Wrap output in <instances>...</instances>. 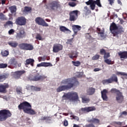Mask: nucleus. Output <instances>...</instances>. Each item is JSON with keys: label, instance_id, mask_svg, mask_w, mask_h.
<instances>
[{"label": "nucleus", "instance_id": "5", "mask_svg": "<svg viewBox=\"0 0 127 127\" xmlns=\"http://www.w3.org/2000/svg\"><path fill=\"white\" fill-rule=\"evenodd\" d=\"M87 5H90V7L92 10H94L96 7V4L99 7H102V4H101V0H89L88 1L85 2Z\"/></svg>", "mask_w": 127, "mask_h": 127}, {"label": "nucleus", "instance_id": "18", "mask_svg": "<svg viewBox=\"0 0 127 127\" xmlns=\"http://www.w3.org/2000/svg\"><path fill=\"white\" fill-rule=\"evenodd\" d=\"M25 73H26V71L24 70L15 71L14 73V78L15 79H19Z\"/></svg>", "mask_w": 127, "mask_h": 127}, {"label": "nucleus", "instance_id": "38", "mask_svg": "<svg viewBox=\"0 0 127 127\" xmlns=\"http://www.w3.org/2000/svg\"><path fill=\"white\" fill-rule=\"evenodd\" d=\"M69 14L73 15V16L76 17L77 16H78V10H76L72 11L70 12H69Z\"/></svg>", "mask_w": 127, "mask_h": 127}, {"label": "nucleus", "instance_id": "52", "mask_svg": "<svg viewBox=\"0 0 127 127\" xmlns=\"http://www.w3.org/2000/svg\"><path fill=\"white\" fill-rule=\"evenodd\" d=\"M125 72H122L120 71H117L116 72V75H118V76H119V75H121V76H125Z\"/></svg>", "mask_w": 127, "mask_h": 127}, {"label": "nucleus", "instance_id": "6", "mask_svg": "<svg viewBox=\"0 0 127 127\" xmlns=\"http://www.w3.org/2000/svg\"><path fill=\"white\" fill-rule=\"evenodd\" d=\"M66 98L71 101V102H76L78 101V99H79V97L78 96V94L76 92H69L63 96V97Z\"/></svg>", "mask_w": 127, "mask_h": 127}, {"label": "nucleus", "instance_id": "14", "mask_svg": "<svg viewBox=\"0 0 127 127\" xmlns=\"http://www.w3.org/2000/svg\"><path fill=\"white\" fill-rule=\"evenodd\" d=\"M116 32H113V36H115L116 37H119V34H122V33H124L125 32V30H124V27L121 25H118L117 27V29Z\"/></svg>", "mask_w": 127, "mask_h": 127}, {"label": "nucleus", "instance_id": "27", "mask_svg": "<svg viewBox=\"0 0 127 127\" xmlns=\"http://www.w3.org/2000/svg\"><path fill=\"white\" fill-rule=\"evenodd\" d=\"M8 78V75L6 73L0 74V82H3L5 79Z\"/></svg>", "mask_w": 127, "mask_h": 127}, {"label": "nucleus", "instance_id": "53", "mask_svg": "<svg viewBox=\"0 0 127 127\" xmlns=\"http://www.w3.org/2000/svg\"><path fill=\"white\" fill-rule=\"evenodd\" d=\"M14 33V30H13V29H10L8 31V34H9V35H11L13 34Z\"/></svg>", "mask_w": 127, "mask_h": 127}, {"label": "nucleus", "instance_id": "46", "mask_svg": "<svg viewBox=\"0 0 127 127\" xmlns=\"http://www.w3.org/2000/svg\"><path fill=\"white\" fill-rule=\"evenodd\" d=\"M6 67H7V64H0V69H4V68H6Z\"/></svg>", "mask_w": 127, "mask_h": 127}, {"label": "nucleus", "instance_id": "20", "mask_svg": "<svg viewBox=\"0 0 127 127\" xmlns=\"http://www.w3.org/2000/svg\"><path fill=\"white\" fill-rule=\"evenodd\" d=\"M118 29V26L117 24H116V23L113 22L111 24L110 26V30L112 34L114 35V32H116Z\"/></svg>", "mask_w": 127, "mask_h": 127}, {"label": "nucleus", "instance_id": "58", "mask_svg": "<svg viewBox=\"0 0 127 127\" xmlns=\"http://www.w3.org/2000/svg\"><path fill=\"white\" fill-rule=\"evenodd\" d=\"M98 71H101V68H95L94 69V72H98Z\"/></svg>", "mask_w": 127, "mask_h": 127}, {"label": "nucleus", "instance_id": "2", "mask_svg": "<svg viewBox=\"0 0 127 127\" xmlns=\"http://www.w3.org/2000/svg\"><path fill=\"white\" fill-rule=\"evenodd\" d=\"M31 105L30 103L27 102V101H24L20 103L18 106V108L19 110H23L24 113L25 114H28L29 115H36V112L33 109H31Z\"/></svg>", "mask_w": 127, "mask_h": 127}, {"label": "nucleus", "instance_id": "10", "mask_svg": "<svg viewBox=\"0 0 127 127\" xmlns=\"http://www.w3.org/2000/svg\"><path fill=\"white\" fill-rule=\"evenodd\" d=\"M18 47L22 50H33L34 48L32 44L25 43L19 44Z\"/></svg>", "mask_w": 127, "mask_h": 127}, {"label": "nucleus", "instance_id": "35", "mask_svg": "<svg viewBox=\"0 0 127 127\" xmlns=\"http://www.w3.org/2000/svg\"><path fill=\"white\" fill-rule=\"evenodd\" d=\"M11 26L12 27L13 26V23L11 21H8L4 24V27H6L7 26Z\"/></svg>", "mask_w": 127, "mask_h": 127}, {"label": "nucleus", "instance_id": "31", "mask_svg": "<svg viewBox=\"0 0 127 127\" xmlns=\"http://www.w3.org/2000/svg\"><path fill=\"white\" fill-rule=\"evenodd\" d=\"M89 123L91 124H99L100 123V120L98 119L92 118L89 120Z\"/></svg>", "mask_w": 127, "mask_h": 127}, {"label": "nucleus", "instance_id": "17", "mask_svg": "<svg viewBox=\"0 0 127 127\" xmlns=\"http://www.w3.org/2000/svg\"><path fill=\"white\" fill-rule=\"evenodd\" d=\"M26 36V33L24 31V29L20 30L19 33L16 34V39H22Z\"/></svg>", "mask_w": 127, "mask_h": 127}, {"label": "nucleus", "instance_id": "25", "mask_svg": "<svg viewBox=\"0 0 127 127\" xmlns=\"http://www.w3.org/2000/svg\"><path fill=\"white\" fill-rule=\"evenodd\" d=\"M31 65L32 67H33L34 66V60L33 59H28L26 60L25 65L26 67L27 66L26 65Z\"/></svg>", "mask_w": 127, "mask_h": 127}, {"label": "nucleus", "instance_id": "23", "mask_svg": "<svg viewBox=\"0 0 127 127\" xmlns=\"http://www.w3.org/2000/svg\"><path fill=\"white\" fill-rule=\"evenodd\" d=\"M118 56L121 59H127V51H121L118 53Z\"/></svg>", "mask_w": 127, "mask_h": 127}, {"label": "nucleus", "instance_id": "8", "mask_svg": "<svg viewBox=\"0 0 127 127\" xmlns=\"http://www.w3.org/2000/svg\"><path fill=\"white\" fill-rule=\"evenodd\" d=\"M27 79L29 81H40V80H43V79H44V76L40 75L38 73L36 74H30Z\"/></svg>", "mask_w": 127, "mask_h": 127}, {"label": "nucleus", "instance_id": "57", "mask_svg": "<svg viewBox=\"0 0 127 127\" xmlns=\"http://www.w3.org/2000/svg\"><path fill=\"white\" fill-rule=\"evenodd\" d=\"M121 115L123 116H127V111H123L121 113Z\"/></svg>", "mask_w": 127, "mask_h": 127}, {"label": "nucleus", "instance_id": "40", "mask_svg": "<svg viewBox=\"0 0 127 127\" xmlns=\"http://www.w3.org/2000/svg\"><path fill=\"white\" fill-rule=\"evenodd\" d=\"M1 54L3 57H6L7 56H8L9 53L7 51H3L1 52Z\"/></svg>", "mask_w": 127, "mask_h": 127}, {"label": "nucleus", "instance_id": "32", "mask_svg": "<svg viewBox=\"0 0 127 127\" xmlns=\"http://www.w3.org/2000/svg\"><path fill=\"white\" fill-rule=\"evenodd\" d=\"M8 45L11 46V47H13L14 48H15L18 45V43H17L16 42H9L8 43Z\"/></svg>", "mask_w": 127, "mask_h": 127}, {"label": "nucleus", "instance_id": "44", "mask_svg": "<svg viewBox=\"0 0 127 127\" xmlns=\"http://www.w3.org/2000/svg\"><path fill=\"white\" fill-rule=\"evenodd\" d=\"M69 20L70 21H75V20H76V17L69 14Z\"/></svg>", "mask_w": 127, "mask_h": 127}, {"label": "nucleus", "instance_id": "41", "mask_svg": "<svg viewBox=\"0 0 127 127\" xmlns=\"http://www.w3.org/2000/svg\"><path fill=\"white\" fill-rule=\"evenodd\" d=\"M0 20H7V18L4 16L2 13H0Z\"/></svg>", "mask_w": 127, "mask_h": 127}, {"label": "nucleus", "instance_id": "13", "mask_svg": "<svg viewBox=\"0 0 127 127\" xmlns=\"http://www.w3.org/2000/svg\"><path fill=\"white\" fill-rule=\"evenodd\" d=\"M15 23L17 25H25L26 24V18L23 16L18 17L16 19Z\"/></svg>", "mask_w": 127, "mask_h": 127}, {"label": "nucleus", "instance_id": "50", "mask_svg": "<svg viewBox=\"0 0 127 127\" xmlns=\"http://www.w3.org/2000/svg\"><path fill=\"white\" fill-rule=\"evenodd\" d=\"M106 50L104 49H100V54H101V55H104V54L106 53Z\"/></svg>", "mask_w": 127, "mask_h": 127}, {"label": "nucleus", "instance_id": "43", "mask_svg": "<svg viewBox=\"0 0 127 127\" xmlns=\"http://www.w3.org/2000/svg\"><path fill=\"white\" fill-rule=\"evenodd\" d=\"M42 121H51V117H42Z\"/></svg>", "mask_w": 127, "mask_h": 127}, {"label": "nucleus", "instance_id": "62", "mask_svg": "<svg viewBox=\"0 0 127 127\" xmlns=\"http://www.w3.org/2000/svg\"><path fill=\"white\" fill-rule=\"evenodd\" d=\"M72 41H73V38L67 40V42H72Z\"/></svg>", "mask_w": 127, "mask_h": 127}, {"label": "nucleus", "instance_id": "61", "mask_svg": "<svg viewBox=\"0 0 127 127\" xmlns=\"http://www.w3.org/2000/svg\"><path fill=\"white\" fill-rule=\"evenodd\" d=\"M97 33L98 32H102V31H101V29L99 28H97Z\"/></svg>", "mask_w": 127, "mask_h": 127}, {"label": "nucleus", "instance_id": "1", "mask_svg": "<svg viewBox=\"0 0 127 127\" xmlns=\"http://www.w3.org/2000/svg\"><path fill=\"white\" fill-rule=\"evenodd\" d=\"M62 85H62L59 86L57 89V92L58 93H60L63 91H66V90H70V89L73 88L74 86L76 85H79V82L76 80V78H68L63 80L61 81Z\"/></svg>", "mask_w": 127, "mask_h": 127}, {"label": "nucleus", "instance_id": "26", "mask_svg": "<svg viewBox=\"0 0 127 127\" xmlns=\"http://www.w3.org/2000/svg\"><path fill=\"white\" fill-rule=\"evenodd\" d=\"M78 52L72 51L68 54V56L71 59H74V58H77L78 57Z\"/></svg>", "mask_w": 127, "mask_h": 127}, {"label": "nucleus", "instance_id": "49", "mask_svg": "<svg viewBox=\"0 0 127 127\" xmlns=\"http://www.w3.org/2000/svg\"><path fill=\"white\" fill-rule=\"evenodd\" d=\"M36 39H37L38 40H42L41 35H40V34H37L36 36Z\"/></svg>", "mask_w": 127, "mask_h": 127}, {"label": "nucleus", "instance_id": "55", "mask_svg": "<svg viewBox=\"0 0 127 127\" xmlns=\"http://www.w3.org/2000/svg\"><path fill=\"white\" fill-rule=\"evenodd\" d=\"M64 127L68 126V121L67 120H64Z\"/></svg>", "mask_w": 127, "mask_h": 127}, {"label": "nucleus", "instance_id": "9", "mask_svg": "<svg viewBox=\"0 0 127 127\" xmlns=\"http://www.w3.org/2000/svg\"><path fill=\"white\" fill-rule=\"evenodd\" d=\"M93 111H96V107L94 106L87 107L80 109L78 110V113L79 115H83V114H87V113H90Z\"/></svg>", "mask_w": 127, "mask_h": 127}, {"label": "nucleus", "instance_id": "15", "mask_svg": "<svg viewBox=\"0 0 127 127\" xmlns=\"http://www.w3.org/2000/svg\"><path fill=\"white\" fill-rule=\"evenodd\" d=\"M63 49V46L60 44H55L53 47V52L54 53H58Z\"/></svg>", "mask_w": 127, "mask_h": 127}, {"label": "nucleus", "instance_id": "33", "mask_svg": "<svg viewBox=\"0 0 127 127\" xmlns=\"http://www.w3.org/2000/svg\"><path fill=\"white\" fill-rule=\"evenodd\" d=\"M60 31H62L63 32H65V31H69V32H71V31H70V30L66 28V27L65 26H61L60 27Z\"/></svg>", "mask_w": 127, "mask_h": 127}, {"label": "nucleus", "instance_id": "34", "mask_svg": "<svg viewBox=\"0 0 127 127\" xmlns=\"http://www.w3.org/2000/svg\"><path fill=\"white\" fill-rule=\"evenodd\" d=\"M90 102V98H87L86 97H82V102L83 104H87V103H89Z\"/></svg>", "mask_w": 127, "mask_h": 127}, {"label": "nucleus", "instance_id": "59", "mask_svg": "<svg viewBox=\"0 0 127 127\" xmlns=\"http://www.w3.org/2000/svg\"><path fill=\"white\" fill-rule=\"evenodd\" d=\"M72 118L74 119V120H79V118L77 116H72Z\"/></svg>", "mask_w": 127, "mask_h": 127}, {"label": "nucleus", "instance_id": "37", "mask_svg": "<svg viewBox=\"0 0 127 127\" xmlns=\"http://www.w3.org/2000/svg\"><path fill=\"white\" fill-rule=\"evenodd\" d=\"M30 88L33 91H36L37 92H39V91L41 90V88H40V87H37L33 86H30Z\"/></svg>", "mask_w": 127, "mask_h": 127}, {"label": "nucleus", "instance_id": "29", "mask_svg": "<svg viewBox=\"0 0 127 127\" xmlns=\"http://www.w3.org/2000/svg\"><path fill=\"white\" fill-rule=\"evenodd\" d=\"M95 89L93 87H90L87 89V94L88 95H93L94 93H95Z\"/></svg>", "mask_w": 127, "mask_h": 127}, {"label": "nucleus", "instance_id": "42", "mask_svg": "<svg viewBox=\"0 0 127 127\" xmlns=\"http://www.w3.org/2000/svg\"><path fill=\"white\" fill-rule=\"evenodd\" d=\"M111 57V55H110V53L106 52L104 54L103 58L104 60L108 59V58H110Z\"/></svg>", "mask_w": 127, "mask_h": 127}, {"label": "nucleus", "instance_id": "39", "mask_svg": "<svg viewBox=\"0 0 127 127\" xmlns=\"http://www.w3.org/2000/svg\"><path fill=\"white\" fill-rule=\"evenodd\" d=\"M72 63L74 65V66H75L76 67H79V66L81 65V62L78 61H77L76 62L72 61Z\"/></svg>", "mask_w": 127, "mask_h": 127}, {"label": "nucleus", "instance_id": "54", "mask_svg": "<svg viewBox=\"0 0 127 127\" xmlns=\"http://www.w3.org/2000/svg\"><path fill=\"white\" fill-rule=\"evenodd\" d=\"M110 5H113V4L115 2V0H108Z\"/></svg>", "mask_w": 127, "mask_h": 127}, {"label": "nucleus", "instance_id": "45", "mask_svg": "<svg viewBox=\"0 0 127 127\" xmlns=\"http://www.w3.org/2000/svg\"><path fill=\"white\" fill-rule=\"evenodd\" d=\"M68 5L69 6H71V7H74V6H76L77 5V3L75 2H69L68 3Z\"/></svg>", "mask_w": 127, "mask_h": 127}, {"label": "nucleus", "instance_id": "48", "mask_svg": "<svg viewBox=\"0 0 127 127\" xmlns=\"http://www.w3.org/2000/svg\"><path fill=\"white\" fill-rule=\"evenodd\" d=\"M100 58V55H95L94 56H93L92 58V60L95 61V60H98Z\"/></svg>", "mask_w": 127, "mask_h": 127}, {"label": "nucleus", "instance_id": "51", "mask_svg": "<svg viewBox=\"0 0 127 127\" xmlns=\"http://www.w3.org/2000/svg\"><path fill=\"white\" fill-rule=\"evenodd\" d=\"M42 61H45V60H49V59H47V56H44L43 57H40V58Z\"/></svg>", "mask_w": 127, "mask_h": 127}, {"label": "nucleus", "instance_id": "24", "mask_svg": "<svg viewBox=\"0 0 127 127\" xmlns=\"http://www.w3.org/2000/svg\"><path fill=\"white\" fill-rule=\"evenodd\" d=\"M8 64L9 65V67L10 66H13L14 67H15L17 64V62H16L15 58H12L9 61Z\"/></svg>", "mask_w": 127, "mask_h": 127}, {"label": "nucleus", "instance_id": "3", "mask_svg": "<svg viewBox=\"0 0 127 127\" xmlns=\"http://www.w3.org/2000/svg\"><path fill=\"white\" fill-rule=\"evenodd\" d=\"M111 93L112 94H116V101L119 104H122L124 102V95H123V93L121 92L119 90L116 88H112L110 90Z\"/></svg>", "mask_w": 127, "mask_h": 127}, {"label": "nucleus", "instance_id": "12", "mask_svg": "<svg viewBox=\"0 0 127 127\" xmlns=\"http://www.w3.org/2000/svg\"><path fill=\"white\" fill-rule=\"evenodd\" d=\"M35 21L37 24H38V25H41L42 26H45V27H47L49 26V25L43 18L38 17L36 18Z\"/></svg>", "mask_w": 127, "mask_h": 127}, {"label": "nucleus", "instance_id": "19", "mask_svg": "<svg viewBox=\"0 0 127 127\" xmlns=\"http://www.w3.org/2000/svg\"><path fill=\"white\" fill-rule=\"evenodd\" d=\"M9 88L8 83H4L0 84V93H6V89Z\"/></svg>", "mask_w": 127, "mask_h": 127}, {"label": "nucleus", "instance_id": "36", "mask_svg": "<svg viewBox=\"0 0 127 127\" xmlns=\"http://www.w3.org/2000/svg\"><path fill=\"white\" fill-rule=\"evenodd\" d=\"M104 62L108 65H113V64H114V62L112 61L111 60L109 59H106L105 60H104Z\"/></svg>", "mask_w": 127, "mask_h": 127}, {"label": "nucleus", "instance_id": "64", "mask_svg": "<svg viewBox=\"0 0 127 127\" xmlns=\"http://www.w3.org/2000/svg\"><path fill=\"white\" fill-rule=\"evenodd\" d=\"M1 3H2V4H5V0H1Z\"/></svg>", "mask_w": 127, "mask_h": 127}, {"label": "nucleus", "instance_id": "11", "mask_svg": "<svg viewBox=\"0 0 127 127\" xmlns=\"http://www.w3.org/2000/svg\"><path fill=\"white\" fill-rule=\"evenodd\" d=\"M49 7L51 10H55L59 7L61 8V4L59 3V2L57 1H53L51 2L49 4Z\"/></svg>", "mask_w": 127, "mask_h": 127}, {"label": "nucleus", "instance_id": "21", "mask_svg": "<svg viewBox=\"0 0 127 127\" xmlns=\"http://www.w3.org/2000/svg\"><path fill=\"white\" fill-rule=\"evenodd\" d=\"M72 30L74 32V34L72 36H75V35H77L78 31L81 30V26L78 25H74L72 26Z\"/></svg>", "mask_w": 127, "mask_h": 127}, {"label": "nucleus", "instance_id": "4", "mask_svg": "<svg viewBox=\"0 0 127 127\" xmlns=\"http://www.w3.org/2000/svg\"><path fill=\"white\" fill-rule=\"evenodd\" d=\"M11 117V113L8 110H2L0 111V122L6 120L8 118Z\"/></svg>", "mask_w": 127, "mask_h": 127}, {"label": "nucleus", "instance_id": "7", "mask_svg": "<svg viewBox=\"0 0 127 127\" xmlns=\"http://www.w3.org/2000/svg\"><path fill=\"white\" fill-rule=\"evenodd\" d=\"M118 76L117 75L113 74L112 75L110 78L107 79L103 80L102 81V83L103 84V85H108V84H112V83H114V82L115 83H118Z\"/></svg>", "mask_w": 127, "mask_h": 127}, {"label": "nucleus", "instance_id": "22", "mask_svg": "<svg viewBox=\"0 0 127 127\" xmlns=\"http://www.w3.org/2000/svg\"><path fill=\"white\" fill-rule=\"evenodd\" d=\"M52 66H53L51 63H41L40 64H39L37 65V67H52Z\"/></svg>", "mask_w": 127, "mask_h": 127}, {"label": "nucleus", "instance_id": "63", "mask_svg": "<svg viewBox=\"0 0 127 127\" xmlns=\"http://www.w3.org/2000/svg\"><path fill=\"white\" fill-rule=\"evenodd\" d=\"M118 3H119V4H120V5H122V4H123L122 3V1H121V0H118Z\"/></svg>", "mask_w": 127, "mask_h": 127}, {"label": "nucleus", "instance_id": "16", "mask_svg": "<svg viewBox=\"0 0 127 127\" xmlns=\"http://www.w3.org/2000/svg\"><path fill=\"white\" fill-rule=\"evenodd\" d=\"M108 93H109V91L107 89H104L101 91V98L103 101H105V102H108V101H109V97L107 95Z\"/></svg>", "mask_w": 127, "mask_h": 127}, {"label": "nucleus", "instance_id": "60", "mask_svg": "<svg viewBox=\"0 0 127 127\" xmlns=\"http://www.w3.org/2000/svg\"><path fill=\"white\" fill-rule=\"evenodd\" d=\"M116 125H119V126H122V122H116Z\"/></svg>", "mask_w": 127, "mask_h": 127}, {"label": "nucleus", "instance_id": "56", "mask_svg": "<svg viewBox=\"0 0 127 127\" xmlns=\"http://www.w3.org/2000/svg\"><path fill=\"white\" fill-rule=\"evenodd\" d=\"M22 90L21 89H17L16 90V92L17 93V94H19V95H20V94H22Z\"/></svg>", "mask_w": 127, "mask_h": 127}, {"label": "nucleus", "instance_id": "47", "mask_svg": "<svg viewBox=\"0 0 127 127\" xmlns=\"http://www.w3.org/2000/svg\"><path fill=\"white\" fill-rule=\"evenodd\" d=\"M98 34L100 35V37H101L102 38H105V31L102 30L101 32H98Z\"/></svg>", "mask_w": 127, "mask_h": 127}, {"label": "nucleus", "instance_id": "28", "mask_svg": "<svg viewBox=\"0 0 127 127\" xmlns=\"http://www.w3.org/2000/svg\"><path fill=\"white\" fill-rule=\"evenodd\" d=\"M32 9L29 6H25L23 10L24 13H27V12H31Z\"/></svg>", "mask_w": 127, "mask_h": 127}, {"label": "nucleus", "instance_id": "30", "mask_svg": "<svg viewBox=\"0 0 127 127\" xmlns=\"http://www.w3.org/2000/svg\"><path fill=\"white\" fill-rule=\"evenodd\" d=\"M9 9L10 11V12L11 13H14V12H16V10H17L16 6L13 5V6H10L9 7Z\"/></svg>", "mask_w": 127, "mask_h": 127}]
</instances>
